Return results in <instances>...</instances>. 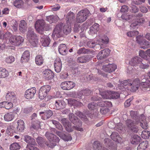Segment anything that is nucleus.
<instances>
[{
	"instance_id": "obj_1",
	"label": "nucleus",
	"mask_w": 150,
	"mask_h": 150,
	"mask_svg": "<svg viewBox=\"0 0 150 150\" xmlns=\"http://www.w3.org/2000/svg\"><path fill=\"white\" fill-rule=\"evenodd\" d=\"M140 81L138 78L135 79L133 81L130 80L128 79L122 81L121 85L125 88L132 92L137 91L139 86H141Z\"/></svg>"
},
{
	"instance_id": "obj_2",
	"label": "nucleus",
	"mask_w": 150,
	"mask_h": 150,
	"mask_svg": "<svg viewBox=\"0 0 150 150\" xmlns=\"http://www.w3.org/2000/svg\"><path fill=\"white\" fill-rule=\"evenodd\" d=\"M60 122L68 132H72L74 129L80 131H83V129L81 127H79L76 125L72 127L71 123L66 118L62 119Z\"/></svg>"
},
{
	"instance_id": "obj_3",
	"label": "nucleus",
	"mask_w": 150,
	"mask_h": 150,
	"mask_svg": "<svg viewBox=\"0 0 150 150\" xmlns=\"http://www.w3.org/2000/svg\"><path fill=\"white\" fill-rule=\"evenodd\" d=\"M88 9L83 10L79 12L77 15L76 21L78 23H82L85 21L90 15Z\"/></svg>"
},
{
	"instance_id": "obj_4",
	"label": "nucleus",
	"mask_w": 150,
	"mask_h": 150,
	"mask_svg": "<svg viewBox=\"0 0 150 150\" xmlns=\"http://www.w3.org/2000/svg\"><path fill=\"white\" fill-rule=\"evenodd\" d=\"M100 94L104 99H116L120 96L119 93L116 92L112 91H100Z\"/></svg>"
},
{
	"instance_id": "obj_5",
	"label": "nucleus",
	"mask_w": 150,
	"mask_h": 150,
	"mask_svg": "<svg viewBox=\"0 0 150 150\" xmlns=\"http://www.w3.org/2000/svg\"><path fill=\"white\" fill-rule=\"evenodd\" d=\"M138 123V121L136 120L134 122L130 119H128L125 121L126 125L127 128L134 133H137L138 131V127L136 125Z\"/></svg>"
},
{
	"instance_id": "obj_6",
	"label": "nucleus",
	"mask_w": 150,
	"mask_h": 150,
	"mask_svg": "<svg viewBox=\"0 0 150 150\" xmlns=\"http://www.w3.org/2000/svg\"><path fill=\"white\" fill-rule=\"evenodd\" d=\"M45 136L50 142L51 146H49L52 148L56 145V143L58 142L59 141V137L50 132H46Z\"/></svg>"
},
{
	"instance_id": "obj_7",
	"label": "nucleus",
	"mask_w": 150,
	"mask_h": 150,
	"mask_svg": "<svg viewBox=\"0 0 150 150\" xmlns=\"http://www.w3.org/2000/svg\"><path fill=\"white\" fill-rule=\"evenodd\" d=\"M63 25V23H60L56 26L52 34L53 37L59 38L62 36Z\"/></svg>"
},
{
	"instance_id": "obj_8",
	"label": "nucleus",
	"mask_w": 150,
	"mask_h": 150,
	"mask_svg": "<svg viewBox=\"0 0 150 150\" xmlns=\"http://www.w3.org/2000/svg\"><path fill=\"white\" fill-rule=\"evenodd\" d=\"M51 88V87L49 85H46L42 86L39 91V96L41 99H43L47 96Z\"/></svg>"
},
{
	"instance_id": "obj_9",
	"label": "nucleus",
	"mask_w": 150,
	"mask_h": 150,
	"mask_svg": "<svg viewBox=\"0 0 150 150\" xmlns=\"http://www.w3.org/2000/svg\"><path fill=\"white\" fill-rule=\"evenodd\" d=\"M24 38L20 36H11L9 38L10 42L12 45L18 46L23 42Z\"/></svg>"
},
{
	"instance_id": "obj_10",
	"label": "nucleus",
	"mask_w": 150,
	"mask_h": 150,
	"mask_svg": "<svg viewBox=\"0 0 150 150\" xmlns=\"http://www.w3.org/2000/svg\"><path fill=\"white\" fill-rule=\"evenodd\" d=\"M75 85V84L73 81H67L62 82L61 87L64 90H69L74 88Z\"/></svg>"
},
{
	"instance_id": "obj_11",
	"label": "nucleus",
	"mask_w": 150,
	"mask_h": 150,
	"mask_svg": "<svg viewBox=\"0 0 150 150\" xmlns=\"http://www.w3.org/2000/svg\"><path fill=\"white\" fill-rule=\"evenodd\" d=\"M140 87L144 91H148L150 90V80L143 78L142 79Z\"/></svg>"
},
{
	"instance_id": "obj_12",
	"label": "nucleus",
	"mask_w": 150,
	"mask_h": 150,
	"mask_svg": "<svg viewBox=\"0 0 150 150\" xmlns=\"http://www.w3.org/2000/svg\"><path fill=\"white\" fill-rule=\"evenodd\" d=\"M68 117L69 120L72 123L79 127H81L82 125L81 122L73 113H70Z\"/></svg>"
},
{
	"instance_id": "obj_13",
	"label": "nucleus",
	"mask_w": 150,
	"mask_h": 150,
	"mask_svg": "<svg viewBox=\"0 0 150 150\" xmlns=\"http://www.w3.org/2000/svg\"><path fill=\"white\" fill-rule=\"evenodd\" d=\"M36 90L35 87H32L27 90L25 92L24 96L28 99H30L33 98L35 93Z\"/></svg>"
},
{
	"instance_id": "obj_14",
	"label": "nucleus",
	"mask_w": 150,
	"mask_h": 150,
	"mask_svg": "<svg viewBox=\"0 0 150 150\" xmlns=\"http://www.w3.org/2000/svg\"><path fill=\"white\" fill-rule=\"evenodd\" d=\"M45 22L43 20H38L37 21L35 24V28L39 33H41L44 30Z\"/></svg>"
},
{
	"instance_id": "obj_15",
	"label": "nucleus",
	"mask_w": 150,
	"mask_h": 150,
	"mask_svg": "<svg viewBox=\"0 0 150 150\" xmlns=\"http://www.w3.org/2000/svg\"><path fill=\"white\" fill-rule=\"evenodd\" d=\"M117 68V65L114 64H109L102 66L103 70L106 72L111 73L114 71Z\"/></svg>"
},
{
	"instance_id": "obj_16",
	"label": "nucleus",
	"mask_w": 150,
	"mask_h": 150,
	"mask_svg": "<svg viewBox=\"0 0 150 150\" xmlns=\"http://www.w3.org/2000/svg\"><path fill=\"white\" fill-rule=\"evenodd\" d=\"M145 20L144 18H136L134 22L131 24L130 27L133 29L137 28L139 26L142 25L144 23Z\"/></svg>"
},
{
	"instance_id": "obj_17",
	"label": "nucleus",
	"mask_w": 150,
	"mask_h": 150,
	"mask_svg": "<svg viewBox=\"0 0 150 150\" xmlns=\"http://www.w3.org/2000/svg\"><path fill=\"white\" fill-rule=\"evenodd\" d=\"M110 50L108 48L101 50L97 55L98 59H102L108 56L110 54Z\"/></svg>"
},
{
	"instance_id": "obj_18",
	"label": "nucleus",
	"mask_w": 150,
	"mask_h": 150,
	"mask_svg": "<svg viewBox=\"0 0 150 150\" xmlns=\"http://www.w3.org/2000/svg\"><path fill=\"white\" fill-rule=\"evenodd\" d=\"M54 68L55 71L57 73L60 72L62 67V63L60 59L59 58H57L54 61Z\"/></svg>"
},
{
	"instance_id": "obj_19",
	"label": "nucleus",
	"mask_w": 150,
	"mask_h": 150,
	"mask_svg": "<svg viewBox=\"0 0 150 150\" xmlns=\"http://www.w3.org/2000/svg\"><path fill=\"white\" fill-rule=\"evenodd\" d=\"M142 59L140 57L136 56L132 58L129 63L132 66H134L139 64L142 62Z\"/></svg>"
},
{
	"instance_id": "obj_20",
	"label": "nucleus",
	"mask_w": 150,
	"mask_h": 150,
	"mask_svg": "<svg viewBox=\"0 0 150 150\" xmlns=\"http://www.w3.org/2000/svg\"><path fill=\"white\" fill-rule=\"evenodd\" d=\"M39 114L42 118L45 120L50 118L52 115L53 113L52 111L47 110L45 112H40Z\"/></svg>"
},
{
	"instance_id": "obj_21",
	"label": "nucleus",
	"mask_w": 150,
	"mask_h": 150,
	"mask_svg": "<svg viewBox=\"0 0 150 150\" xmlns=\"http://www.w3.org/2000/svg\"><path fill=\"white\" fill-rule=\"evenodd\" d=\"M139 122L140 123V125L142 127L145 129L148 128L147 123L146 120L145 116L143 115H140L139 118Z\"/></svg>"
},
{
	"instance_id": "obj_22",
	"label": "nucleus",
	"mask_w": 150,
	"mask_h": 150,
	"mask_svg": "<svg viewBox=\"0 0 150 150\" xmlns=\"http://www.w3.org/2000/svg\"><path fill=\"white\" fill-rule=\"evenodd\" d=\"M43 76L47 80L52 79L54 76V74L50 70L46 69L43 72Z\"/></svg>"
},
{
	"instance_id": "obj_23",
	"label": "nucleus",
	"mask_w": 150,
	"mask_h": 150,
	"mask_svg": "<svg viewBox=\"0 0 150 150\" xmlns=\"http://www.w3.org/2000/svg\"><path fill=\"white\" fill-rule=\"evenodd\" d=\"M91 60V57L89 55H84L78 57L77 59V62L80 63H86Z\"/></svg>"
},
{
	"instance_id": "obj_24",
	"label": "nucleus",
	"mask_w": 150,
	"mask_h": 150,
	"mask_svg": "<svg viewBox=\"0 0 150 150\" xmlns=\"http://www.w3.org/2000/svg\"><path fill=\"white\" fill-rule=\"evenodd\" d=\"M18 126L16 128L17 133L22 132L24 129V122L21 120H19L17 121Z\"/></svg>"
},
{
	"instance_id": "obj_25",
	"label": "nucleus",
	"mask_w": 150,
	"mask_h": 150,
	"mask_svg": "<svg viewBox=\"0 0 150 150\" xmlns=\"http://www.w3.org/2000/svg\"><path fill=\"white\" fill-rule=\"evenodd\" d=\"M66 106L65 102L63 100H57L55 101V107L57 110L62 109Z\"/></svg>"
},
{
	"instance_id": "obj_26",
	"label": "nucleus",
	"mask_w": 150,
	"mask_h": 150,
	"mask_svg": "<svg viewBox=\"0 0 150 150\" xmlns=\"http://www.w3.org/2000/svg\"><path fill=\"white\" fill-rule=\"evenodd\" d=\"M111 139L114 141L118 143L122 142V138L116 132H113L110 135Z\"/></svg>"
},
{
	"instance_id": "obj_27",
	"label": "nucleus",
	"mask_w": 150,
	"mask_h": 150,
	"mask_svg": "<svg viewBox=\"0 0 150 150\" xmlns=\"http://www.w3.org/2000/svg\"><path fill=\"white\" fill-rule=\"evenodd\" d=\"M27 28V23L24 20H21L19 25L20 31L22 33H24L26 31Z\"/></svg>"
},
{
	"instance_id": "obj_28",
	"label": "nucleus",
	"mask_w": 150,
	"mask_h": 150,
	"mask_svg": "<svg viewBox=\"0 0 150 150\" xmlns=\"http://www.w3.org/2000/svg\"><path fill=\"white\" fill-rule=\"evenodd\" d=\"M6 98L8 100L15 102L16 101V98L15 93L13 92H8L6 94Z\"/></svg>"
},
{
	"instance_id": "obj_29",
	"label": "nucleus",
	"mask_w": 150,
	"mask_h": 150,
	"mask_svg": "<svg viewBox=\"0 0 150 150\" xmlns=\"http://www.w3.org/2000/svg\"><path fill=\"white\" fill-rule=\"evenodd\" d=\"M40 41L43 46L47 47L49 45L50 40L47 36H44L41 38Z\"/></svg>"
},
{
	"instance_id": "obj_30",
	"label": "nucleus",
	"mask_w": 150,
	"mask_h": 150,
	"mask_svg": "<svg viewBox=\"0 0 150 150\" xmlns=\"http://www.w3.org/2000/svg\"><path fill=\"white\" fill-rule=\"evenodd\" d=\"M58 51L60 54L64 55H66L67 53V50L65 44H61L59 47Z\"/></svg>"
},
{
	"instance_id": "obj_31",
	"label": "nucleus",
	"mask_w": 150,
	"mask_h": 150,
	"mask_svg": "<svg viewBox=\"0 0 150 150\" xmlns=\"http://www.w3.org/2000/svg\"><path fill=\"white\" fill-rule=\"evenodd\" d=\"M97 106L100 107H110L112 106V104L111 102L108 101H101L98 102L97 104Z\"/></svg>"
},
{
	"instance_id": "obj_32",
	"label": "nucleus",
	"mask_w": 150,
	"mask_h": 150,
	"mask_svg": "<svg viewBox=\"0 0 150 150\" xmlns=\"http://www.w3.org/2000/svg\"><path fill=\"white\" fill-rule=\"evenodd\" d=\"M7 134L9 135L12 136L13 133L16 132V128L13 125L8 126L6 130Z\"/></svg>"
},
{
	"instance_id": "obj_33",
	"label": "nucleus",
	"mask_w": 150,
	"mask_h": 150,
	"mask_svg": "<svg viewBox=\"0 0 150 150\" xmlns=\"http://www.w3.org/2000/svg\"><path fill=\"white\" fill-rule=\"evenodd\" d=\"M30 58V54L28 51H25L23 53L21 58V61L22 63L27 62L28 61Z\"/></svg>"
},
{
	"instance_id": "obj_34",
	"label": "nucleus",
	"mask_w": 150,
	"mask_h": 150,
	"mask_svg": "<svg viewBox=\"0 0 150 150\" xmlns=\"http://www.w3.org/2000/svg\"><path fill=\"white\" fill-rule=\"evenodd\" d=\"M24 141L27 143L29 144H28L34 145L36 144L35 139L31 137L28 135H26L24 136Z\"/></svg>"
},
{
	"instance_id": "obj_35",
	"label": "nucleus",
	"mask_w": 150,
	"mask_h": 150,
	"mask_svg": "<svg viewBox=\"0 0 150 150\" xmlns=\"http://www.w3.org/2000/svg\"><path fill=\"white\" fill-rule=\"evenodd\" d=\"M37 37L36 34L34 33L33 29L31 28H29L28 29V31L27 34V37L28 40L32 38H34Z\"/></svg>"
},
{
	"instance_id": "obj_36",
	"label": "nucleus",
	"mask_w": 150,
	"mask_h": 150,
	"mask_svg": "<svg viewBox=\"0 0 150 150\" xmlns=\"http://www.w3.org/2000/svg\"><path fill=\"white\" fill-rule=\"evenodd\" d=\"M75 18L74 14L72 12L70 11L67 15L66 20L67 23L70 24L73 21Z\"/></svg>"
},
{
	"instance_id": "obj_37",
	"label": "nucleus",
	"mask_w": 150,
	"mask_h": 150,
	"mask_svg": "<svg viewBox=\"0 0 150 150\" xmlns=\"http://www.w3.org/2000/svg\"><path fill=\"white\" fill-rule=\"evenodd\" d=\"M59 19V17L57 15H51L46 17V20L50 23H54Z\"/></svg>"
},
{
	"instance_id": "obj_38",
	"label": "nucleus",
	"mask_w": 150,
	"mask_h": 150,
	"mask_svg": "<svg viewBox=\"0 0 150 150\" xmlns=\"http://www.w3.org/2000/svg\"><path fill=\"white\" fill-rule=\"evenodd\" d=\"M108 42V38L107 37H104L101 40V41L99 43V45L100 48H103L106 47V45Z\"/></svg>"
},
{
	"instance_id": "obj_39",
	"label": "nucleus",
	"mask_w": 150,
	"mask_h": 150,
	"mask_svg": "<svg viewBox=\"0 0 150 150\" xmlns=\"http://www.w3.org/2000/svg\"><path fill=\"white\" fill-rule=\"evenodd\" d=\"M148 142L145 141L140 143L137 147V150H145L147 147Z\"/></svg>"
},
{
	"instance_id": "obj_40",
	"label": "nucleus",
	"mask_w": 150,
	"mask_h": 150,
	"mask_svg": "<svg viewBox=\"0 0 150 150\" xmlns=\"http://www.w3.org/2000/svg\"><path fill=\"white\" fill-rule=\"evenodd\" d=\"M70 24L69 23H67L64 26L63 28V33L66 35L69 33L71 31V29Z\"/></svg>"
},
{
	"instance_id": "obj_41",
	"label": "nucleus",
	"mask_w": 150,
	"mask_h": 150,
	"mask_svg": "<svg viewBox=\"0 0 150 150\" xmlns=\"http://www.w3.org/2000/svg\"><path fill=\"white\" fill-rule=\"evenodd\" d=\"M56 133L60 137L62 138L64 137V139L67 141H71L72 139V138L70 135L66 136L62 132L59 131H56Z\"/></svg>"
},
{
	"instance_id": "obj_42",
	"label": "nucleus",
	"mask_w": 150,
	"mask_h": 150,
	"mask_svg": "<svg viewBox=\"0 0 150 150\" xmlns=\"http://www.w3.org/2000/svg\"><path fill=\"white\" fill-rule=\"evenodd\" d=\"M21 143L15 142L11 144L10 146V150H19L21 148Z\"/></svg>"
},
{
	"instance_id": "obj_43",
	"label": "nucleus",
	"mask_w": 150,
	"mask_h": 150,
	"mask_svg": "<svg viewBox=\"0 0 150 150\" xmlns=\"http://www.w3.org/2000/svg\"><path fill=\"white\" fill-rule=\"evenodd\" d=\"M44 60L43 57L41 55H38L35 57V63L38 65L39 66L42 64L43 63Z\"/></svg>"
},
{
	"instance_id": "obj_44",
	"label": "nucleus",
	"mask_w": 150,
	"mask_h": 150,
	"mask_svg": "<svg viewBox=\"0 0 150 150\" xmlns=\"http://www.w3.org/2000/svg\"><path fill=\"white\" fill-rule=\"evenodd\" d=\"M141 140V138L136 135H134L132 137L131 139V143L132 144H137Z\"/></svg>"
},
{
	"instance_id": "obj_45",
	"label": "nucleus",
	"mask_w": 150,
	"mask_h": 150,
	"mask_svg": "<svg viewBox=\"0 0 150 150\" xmlns=\"http://www.w3.org/2000/svg\"><path fill=\"white\" fill-rule=\"evenodd\" d=\"M8 71L4 68H0V78H5L8 76Z\"/></svg>"
},
{
	"instance_id": "obj_46",
	"label": "nucleus",
	"mask_w": 150,
	"mask_h": 150,
	"mask_svg": "<svg viewBox=\"0 0 150 150\" xmlns=\"http://www.w3.org/2000/svg\"><path fill=\"white\" fill-rule=\"evenodd\" d=\"M14 117V115L12 112L8 113L6 114L4 116V120L8 122L12 120Z\"/></svg>"
},
{
	"instance_id": "obj_47",
	"label": "nucleus",
	"mask_w": 150,
	"mask_h": 150,
	"mask_svg": "<svg viewBox=\"0 0 150 150\" xmlns=\"http://www.w3.org/2000/svg\"><path fill=\"white\" fill-rule=\"evenodd\" d=\"M134 4H135L134 1H132L131 3L130 6L131 9L130 11L132 13H135L139 11V9L136 6L134 5Z\"/></svg>"
},
{
	"instance_id": "obj_48",
	"label": "nucleus",
	"mask_w": 150,
	"mask_h": 150,
	"mask_svg": "<svg viewBox=\"0 0 150 150\" xmlns=\"http://www.w3.org/2000/svg\"><path fill=\"white\" fill-rule=\"evenodd\" d=\"M68 103L69 104L76 106L80 105L81 104V103L79 101L73 98L69 99Z\"/></svg>"
},
{
	"instance_id": "obj_49",
	"label": "nucleus",
	"mask_w": 150,
	"mask_h": 150,
	"mask_svg": "<svg viewBox=\"0 0 150 150\" xmlns=\"http://www.w3.org/2000/svg\"><path fill=\"white\" fill-rule=\"evenodd\" d=\"M140 44L142 46L141 47L143 49H146L150 47V44L149 42L146 40H144L140 43Z\"/></svg>"
},
{
	"instance_id": "obj_50",
	"label": "nucleus",
	"mask_w": 150,
	"mask_h": 150,
	"mask_svg": "<svg viewBox=\"0 0 150 150\" xmlns=\"http://www.w3.org/2000/svg\"><path fill=\"white\" fill-rule=\"evenodd\" d=\"M76 115L79 117L82 120L87 121L88 120L87 117L79 111H77L76 113Z\"/></svg>"
},
{
	"instance_id": "obj_51",
	"label": "nucleus",
	"mask_w": 150,
	"mask_h": 150,
	"mask_svg": "<svg viewBox=\"0 0 150 150\" xmlns=\"http://www.w3.org/2000/svg\"><path fill=\"white\" fill-rule=\"evenodd\" d=\"M28 40L31 45L33 47L36 46L38 42V39L37 37L30 39Z\"/></svg>"
},
{
	"instance_id": "obj_52",
	"label": "nucleus",
	"mask_w": 150,
	"mask_h": 150,
	"mask_svg": "<svg viewBox=\"0 0 150 150\" xmlns=\"http://www.w3.org/2000/svg\"><path fill=\"white\" fill-rule=\"evenodd\" d=\"M51 122L57 128L61 131L63 130V128L62 126L58 122L54 120H52Z\"/></svg>"
},
{
	"instance_id": "obj_53",
	"label": "nucleus",
	"mask_w": 150,
	"mask_h": 150,
	"mask_svg": "<svg viewBox=\"0 0 150 150\" xmlns=\"http://www.w3.org/2000/svg\"><path fill=\"white\" fill-rule=\"evenodd\" d=\"M93 147L95 150H104L105 148H102L101 144L97 142H94Z\"/></svg>"
},
{
	"instance_id": "obj_54",
	"label": "nucleus",
	"mask_w": 150,
	"mask_h": 150,
	"mask_svg": "<svg viewBox=\"0 0 150 150\" xmlns=\"http://www.w3.org/2000/svg\"><path fill=\"white\" fill-rule=\"evenodd\" d=\"M40 127V122L38 120H35L32 122L31 128H32L34 129H37L39 128Z\"/></svg>"
},
{
	"instance_id": "obj_55",
	"label": "nucleus",
	"mask_w": 150,
	"mask_h": 150,
	"mask_svg": "<svg viewBox=\"0 0 150 150\" xmlns=\"http://www.w3.org/2000/svg\"><path fill=\"white\" fill-rule=\"evenodd\" d=\"M14 5L17 8L21 7L23 5V2L22 0H16L13 3Z\"/></svg>"
},
{
	"instance_id": "obj_56",
	"label": "nucleus",
	"mask_w": 150,
	"mask_h": 150,
	"mask_svg": "<svg viewBox=\"0 0 150 150\" xmlns=\"http://www.w3.org/2000/svg\"><path fill=\"white\" fill-rule=\"evenodd\" d=\"M141 136L144 139H147L150 136V132L144 130L142 133Z\"/></svg>"
},
{
	"instance_id": "obj_57",
	"label": "nucleus",
	"mask_w": 150,
	"mask_h": 150,
	"mask_svg": "<svg viewBox=\"0 0 150 150\" xmlns=\"http://www.w3.org/2000/svg\"><path fill=\"white\" fill-rule=\"evenodd\" d=\"M97 107L96 103L94 102L90 103L88 105V108L89 110H91L96 109L97 108Z\"/></svg>"
},
{
	"instance_id": "obj_58",
	"label": "nucleus",
	"mask_w": 150,
	"mask_h": 150,
	"mask_svg": "<svg viewBox=\"0 0 150 150\" xmlns=\"http://www.w3.org/2000/svg\"><path fill=\"white\" fill-rule=\"evenodd\" d=\"M90 51L88 49H86L84 48H82L79 49L77 52V53L78 54H88Z\"/></svg>"
},
{
	"instance_id": "obj_59",
	"label": "nucleus",
	"mask_w": 150,
	"mask_h": 150,
	"mask_svg": "<svg viewBox=\"0 0 150 150\" xmlns=\"http://www.w3.org/2000/svg\"><path fill=\"white\" fill-rule=\"evenodd\" d=\"M138 114L137 111H134L132 110L130 112V115L131 117L136 120H137L140 116H138Z\"/></svg>"
},
{
	"instance_id": "obj_60",
	"label": "nucleus",
	"mask_w": 150,
	"mask_h": 150,
	"mask_svg": "<svg viewBox=\"0 0 150 150\" xmlns=\"http://www.w3.org/2000/svg\"><path fill=\"white\" fill-rule=\"evenodd\" d=\"M133 16L132 15L127 14H124L121 16L122 18L126 21H128L130 19L132 18Z\"/></svg>"
},
{
	"instance_id": "obj_61",
	"label": "nucleus",
	"mask_w": 150,
	"mask_h": 150,
	"mask_svg": "<svg viewBox=\"0 0 150 150\" xmlns=\"http://www.w3.org/2000/svg\"><path fill=\"white\" fill-rule=\"evenodd\" d=\"M139 34V32L137 31H131L128 32L127 33V35L130 37H133Z\"/></svg>"
},
{
	"instance_id": "obj_62",
	"label": "nucleus",
	"mask_w": 150,
	"mask_h": 150,
	"mask_svg": "<svg viewBox=\"0 0 150 150\" xmlns=\"http://www.w3.org/2000/svg\"><path fill=\"white\" fill-rule=\"evenodd\" d=\"M139 67L143 69H147L149 67V65L147 63L143 61L139 64Z\"/></svg>"
},
{
	"instance_id": "obj_63",
	"label": "nucleus",
	"mask_w": 150,
	"mask_h": 150,
	"mask_svg": "<svg viewBox=\"0 0 150 150\" xmlns=\"http://www.w3.org/2000/svg\"><path fill=\"white\" fill-rule=\"evenodd\" d=\"M15 60L14 57L12 56H9L6 58L5 61L8 63L11 64Z\"/></svg>"
},
{
	"instance_id": "obj_64",
	"label": "nucleus",
	"mask_w": 150,
	"mask_h": 150,
	"mask_svg": "<svg viewBox=\"0 0 150 150\" xmlns=\"http://www.w3.org/2000/svg\"><path fill=\"white\" fill-rule=\"evenodd\" d=\"M4 103L5 108L6 109H9L13 107V104L11 102L5 101Z\"/></svg>"
}]
</instances>
